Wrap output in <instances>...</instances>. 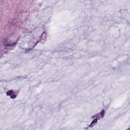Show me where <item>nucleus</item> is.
Segmentation results:
<instances>
[{
	"label": "nucleus",
	"mask_w": 130,
	"mask_h": 130,
	"mask_svg": "<svg viewBox=\"0 0 130 130\" xmlns=\"http://www.w3.org/2000/svg\"><path fill=\"white\" fill-rule=\"evenodd\" d=\"M17 44L16 42H13L10 39H7L5 41L4 46L5 48L12 49Z\"/></svg>",
	"instance_id": "1"
},
{
	"label": "nucleus",
	"mask_w": 130,
	"mask_h": 130,
	"mask_svg": "<svg viewBox=\"0 0 130 130\" xmlns=\"http://www.w3.org/2000/svg\"><path fill=\"white\" fill-rule=\"evenodd\" d=\"M7 95H10L12 98H15L16 97V95L14 94V92L12 90H10L7 92Z\"/></svg>",
	"instance_id": "2"
},
{
	"label": "nucleus",
	"mask_w": 130,
	"mask_h": 130,
	"mask_svg": "<svg viewBox=\"0 0 130 130\" xmlns=\"http://www.w3.org/2000/svg\"><path fill=\"white\" fill-rule=\"evenodd\" d=\"M97 121L98 119H94L92 121L91 123L89 125V126L90 127H93L97 123Z\"/></svg>",
	"instance_id": "3"
},
{
	"label": "nucleus",
	"mask_w": 130,
	"mask_h": 130,
	"mask_svg": "<svg viewBox=\"0 0 130 130\" xmlns=\"http://www.w3.org/2000/svg\"><path fill=\"white\" fill-rule=\"evenodd\" d=\"M47 36L46 33L45 32L43 31L41 35V38L44 39H45Z\"/></svg>",
	"instance_id": "4"
},
{
	"label": "nucleus",
	"mask_w": 130,
	"mask_h": 130,
	"mask_svg": "<svg viewBox=\"0 0 130 130\" xmlns=\"http://www.w3.org/2000/svg\"><path fill=\"white\" fill-rule=\"evenodd\" d=\"M100 115L99 113H98L96 114L93 116H92L91 117V118H97V119H98H98H100Z\"/></svg>",
	"instance_id": "5"
},
{
	"label": "nucleus",
	"mask_w": 130,
	"mask_h": 130,
	"mask_svg": "<svg viewBox=\"0 0 130 130\" xmlns=\"http://www.w3.org/2000/svg\"><path fill=\"white\" fill-rule=\"evenodd\" d=\"M105 111L104 110H102L100 112V115L101 116L102 118H103L104 115Z\"/></svg>",
	"instance_id": "6"
},
{
	"label": "nucleus",
	"mask_w": 130,
	"mask_h": 130,
	"mask_svg": "<svg viewBox=\"0 0 130 130\" xmlns=\"http://www.w3.org/2000/svg\"><path fill=\"white\" fill-rule=\"evenodd\" d=\"M30 49H25V51H24L23 52L25 53H26L29 50H30Z\"/></svg>",
	"instance_id": "7"
},
{
	"label": "nucleus",
	"mask_w": 130,
	"mask_h": 130,
	"mask_svg": "<svg viewBox=\"0 0 130 130\" xmlns=\"http://www.w3.org/2000/svg\"><path fill=\"white\" fill-rule=\"evenodd\" d=\"M126 130H130V129H127Z\"/></svg>",
	"instance_id": "8"
}]
</instances>
